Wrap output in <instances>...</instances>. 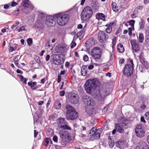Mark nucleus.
Segmentation results:
<instances>
[{"label": "nucleus", "mask_w": 149, "mask_h": 149, "mask_svg": "<svg viewBox=\"0 0 149 149\" xmlns=\"http://www.w3.org/2000/svg\"><path fill=\"white\" fill-rule=\"evenodd\" d=\"M100 84V81L95 78H90L84 84V87L87 93L91 94L94 88Z\"/></svg>", "instance_id": "nucleus-1"}, {"label": "nucleus", "mask_w": 149, "mask_h": 149, "mask_svg": "<svg viewBox=\"0 0 149 149\" xmlns=\"http://www.w3.org/2000/svg\"><path fill=\"white\" fill-rule=\"evenodd\" d=\"M67 110L66 117L68 120H73L76 119L78 116V113L75 110L74 108L70 105L66 107Z\"/></svg>", "instance_id": "nucleus-2"}, {"label": "nucleus", "mask_w": 149, "mask_h": 149, "mask_svg": "<svg viewBox=\"0 0 149 149\" xmlns=\"http://www.w3.org/2000/svg\"><path fill=\"white\" fill-rule=\"evenodd\" d=\"M93 10L90 6H86L83 10L81 13V19L83 21H88L93 15Z\"/></svg>", "instance_id": "nucleus-3"}, {"label": "nucleus", "mask_w": 149, "mask_h": 149, "mask_svg": "<svg viewBox=\"0 0 149 149\" xmlns=\"http://www.w3.org/2000/svg\"><path fill=\"white\" fill-rule=\"evenodd\" d=\"M55 18H57V22L61 26L65 25L69 20V16L66 14H57L55 15Z\"/></svg>", "instance_id": "nucleus-4"}, {"label": "nucleus", "mask_w": 149, "mask_h": 149, "mask_svg": "<svg viewBox=\"0 0 149 149\" xmlns=\"http://www.w3.org/2000/svg\"><path fill=\"white\" fill-rule=\"evenodd\" d=\"M102 131V130L101 128L97 129L95 127H92L89 132V138L91 140H93L94 139H99L100 137V134Z\"/></svg>", "instance_id": "nucleus-5"}, {"label": "nucleus", "mask_w": 149, "mask_h": 149, "mask_svg": "<svg viewBox=\"0 0 149 149\" xmlns=\"http://www.w3.org/2000/svg\"><path fill=\"white\" fill-rule=\"evenodd\" d=\"M106 95V91L100 90L97 91L95 93L92 95V96L100 102V103L102 104L104 102V97Z\"/></svg>", "instance_id": "nucleus-6"}, {"label": "nucleus", "mask_w": 149, "mask_h": 149, "mask_svg": "<svg viewBox=\"0 0 149 149\" xmlns=\"http://www.w3.org/2000/svg\"><path fill=\"white\" fill-rule=\"evenodd\" d=\"M65 129H62L60 130L59 134L60 137L63 141L68 143L71 140V136L68 132Z\"/></svg>", "instance_id": "nucleus-7"}, {"label": "nucleus", "mask_w": 149, "mask_h": 149, "mask_svg": "<svg viewBox=\"0 0 149 149\" xmlns=\"http://www.w3.org/2000/svg\"><path fill=\"white\" fill-rule=\"evenodd\" d=\"M129 63L125 65L123 70L124 74L127 76H130L133 72L134 65L132 60H130Z\"/></svg>", "instance_id": "nucleus-8"}, {"label": "nucleus", "mask_w": 149, "mask_h": 149, "mask_svg": "<svg viewBox=\"0 0 149 149\" xmlns=\"http://www.w3.org/2000/svg\"><path fill=\"white\" fill-rule=\"evenodd\" d=\"M57 123L59 127V129H65L68 130H71V127L67 125L68 123L65 119L63 118H60L57 120Z\"/></svg>", "instance_id": "nucleus-9"}, {"label": "nucleus", "mask_w": 149, "mask_h": 149, "mask_svg": "<svg viewBox=\"0 0 149 149\" xmlns=\"http://www.w3.org/2000/svg\"><path fill=\"white\" fill-rule=\"evenodd\" d=\"M101 49L98 47H95L91 49L90 54L94 58L98 59L101 57Z\"/></svg>", "instance_id": "nucleus-10"}, {"label": "nucleus", "mask_w": 149, "mask_h": 149, "mask_svg": "<svg viewBox=\"0 0 149 149\" xmlns=\"http://www.w3.org/2000/svg\"><path fill=\"white\" fill-rule=\"evenodd\" d=\"M61 55L58 54H54L52 55L53 62L54 64L56 65H59L63 63L64 59L61 57Z\"/></svg>", "instance_id": "nucleus-11"}, {"label": "nucleus", "mask_w": 149, "mask_h": 149, "mask_svg": "<svg viewBox=\"0 0 149 149\" xmlns=\"http://www.w3.org/2000/svg\"><path fill=\"white\" fill-rule=\"evenodd\" d=\"M135 130L136 135L138 137L142 138L144 136L145 132L142 125L140 124L138 125Z\"/></svg>", "instance_id": "nucleus-12"}, {"label": "nucleus", "mask_w": 149, "mask_h": 149, "mask_svg": "<svg viewBox=\"0 0 149 149\" xmlns=\"http://www.w3.org/2000/svg\"><path fill=\"white\" fill-rule=\"evenodd\" d=\"M83 102L88 105L93 106L95 104V102L93 99L87 95H84L82 97Z\"/></svg>", "instance_id": "nucleus-13"}, {"label": "nucleus", "mask_w": 149, "mask_h": 149, "mask_svg": "<svg viewBox=\"0 0 149 149\" xmlns=\"http://www.w3.org/2000/svg\"><path fill=\"white\" fill-rule=\"evenodd\" d=\"M68 99L70 102L73 104H77L79 102L78 95L75 94L69 93L68 94Z\"/></svg>", "instance_id": "nucleus-14"}, {"label": "nucleus", "mask_w": 149, "mask_h": 149, "mask_svg": "<svg viewBox=\"0 0 149 149\" xmlns=\"http://www.w3.org/2000/svg\"><path fill=\"white\" fill-rule=\"evenodd\" d=\"M55 15L54 16H49L46 17V24L48 26H52L56 24Z\"/></svg>", "instance_id": "nucleus-15"}, {"label": "nucleus", "mask_w": 149, "mask_h": 149, "mask_svg": "<svg viewBox=\"0 0 149 149\" xmlns=\"http://www.w3.org/2000/svg\"><path fill=\"white\" fill-rule=\"evenodd\" d=\"M98 38L100 42L103 43L105 42L108 39L109 36L103 31H100L98 33Z\"/></svg>", "instance_id": "nucleus-16"}, {"label": "nucleus", "mask_w": 149, "mask_h": 149, "mask_svg": "<svg viewBox=\"0 0 149 149\" xmlns=\"http://www.w3.org/2000/svg\"><path fill=\"white\" fill-rule=\"evenodd\" d=\"M130 41L133 50L136 52L139 51L140 47L136 43V41L134 40H132Z\"/></svg>", "instance_id": "nucleus-17"}, {"label": "nucleus", "mask_w": 149, "mask_h": 149, "mask_svg": "<svg viewBox=\"0 0 149 149\" xmlns=\"http://www.w3.org/2000/svg\"><path fill=\"white\" fill-rule=\"evenodd\" d=\"M148 149L147 144L143 142H140L136 147V149Z\"/></svg>", "instance_id": "nucleus-18"}, {"label": "nucleus", "mask_w": 149, "mask_h": 149, "mask_svg": "<svg viewBox=\"0 0 149 149\" xmlns=\"http://www.w3.org/2000/svg\"><path fill=\"white\" fill-rule=\"evenodd\" d=\"M116 145L118 148L120 149L125 148V146H126V143L123 141H119L116 142Z\"/></svg>", "instance_id": "nucleus-19"}, {"label": "nucleus", "mask_w": 149, "mask_h": 149, "mask_svg": "<svg viewBox=\"0 0 149 149\" xmlns=\"http://www.w3.org/2000/svg\"><path fill=\"white\" fill-rule=\"evenodd\" d=\"M45 16V15L43 14H39L37 19V22L39 24L42 23L44 21Z\"/></svg>", "instance_id": "nucleus-20"}, {"label": "nucleus", "mask_w": 149, "mask_h": 149, "mask_svg": "<svg viewBox=\"0 0 149 149\" xmlns=\"http://www.w3.org/2000/svg\"><path fill=\"white\" fill-rule=\"evenodd\" d=\"M55 51L56 52L58 53H63L65 52V48L62 46H57L55 48Z\"/></svg>", "instance_id": "nucleus-21"}, {"label": "nucleus", "mask_w": 149, "mask_h": 149, "mask_svg": "<svg viewBox=\"0 0 149 149\" xmlns=\"http://www.w3.org/2000/svg\"><path fill=\"white\" fill-rule=\"evenodd\" d=\"M23 5L24 7L28 8L30 7L32 10L34 8V7L31 5L29 3V0H22Z\"/></svg>", "instance_id": "nucleus-22"}, {"label": "nucleus", "mask_w": 149, "mask_h": 149, "mask_svg": "<svg viewBox=\"0 0 149 149\" xmlns=\"http://www.w3.org/2000/svg\"><path fill=\"white\" fill-rule=\"evenodd\" d=\"M113 24V22H111L109 24H107L105 25V26L107 27L106 29V33H110L112 31V26Z\"/></svg>", "instance_id": "nucleus-23"}, {"label": "nucleus", "mask_w": 149, "mask_h": 149, "mask_svg": "<svg viewBox=\"0 0 149 149\" xmlns=\"http://www.w3.org/2000/svg\"><path fill=\"white\" fill-rule=\"evenodd\" d=\"M117 49L118 52L123 53L124 51V48L122 44L119 43L117 45Z\"/></svg>", "instance_id": "nucleus-24"}, {"label": "nucleus", "mask_w": 149, "mask_h": 149, "mask_svg": "<svg viewBox=\"0 0 149 149\" xmlns=\"http://www.w3.org/2000/svg\"><path fill=\"white\" fill-rule=\"evenodd\" d=\"M115 127L117 131L120 133H123L124 132V130L123 127L119 124H115Z\"/></svg>", "instance_id": "nucleus-25"}, {"label": "nucleus", "mask_w": 149, "mask_h": 149, "mask_svg": "<svg viewBox=\"0 0 149 149\" xmlns=\"http://www.w3.org/2000/svg\"><path fill=\"white\" fill-rule=\"evenodd\" d=\"M112 8L113 11L117 12L118 11V6L115 2H112L111 3Z\"/></svg>", "instance_id": "nucleus-26"}, {"label": "nucleus", "mask_w": 149, "mask_h": 149, "mask_svg": "<svg viewBox=\"0 0 149 149\" xmlns=\"http://www.w3.org/2000/svg\"><path fill=\"white\" fill-rule=\"evenodd\" d=\"M109 146L110 148H112L114 145V143L113 141L111 140L110 136L108 137Z\"/></svg>", "instance_id": "nucleus-27"}, {"label": "nucleus", "mask_w": 149, "mask_h": 149, "mask_svg": "<svg viewBox=\"0 0 149 149\" xmlns=\"http://www.w3.org/2000/svg\"><path fill=\"white\" fill-rule=\"evenodd\" d=\"M138 39L140 43L143 42L144 38L143 34L142 33H139L138 36H137Z\"/></svg>", "instance_id": "nucleus-28"}, {"label": "nucleus", "mask_w": 149, "mask_h": 149, "mask_svg": "<svg viewBox=\"0 0 149 149\" xmlns=\"http://www.w3.org/2000/svg\"><path fill=\"white\" fill-rule=\"evenodd\" d=\"M54 131L51 129H49L46 132V134L47 136L51 137L53 135Z\"/></svg>", "instance_id": "nucleus-29"}, {"label": "nucleus", "mask_w": 149, "mask_h": 149, "mask_svg": "<svg viewBox=\"0 0 149 149\" xmlns=\"http://www.w3.org/2000/svg\"><path fill=\"white\" fill-rule=\"evenodd\" d=\"M55 107L56 109H59L61 107V104L58 101H56L55 103Z\"/></svg>", "instance_id": "nucleus-30"}, {"label": "nucleus", "mask_w": 149, "mask_h": 149, "mask_svg": "<svg viewBox=\"0 0 149 149\" xmlns=\"http://www.w3.org/2000/svg\"><path fill=\"white\" fill-rule=\"evenodd\" d=\"M21 57V56L20 57H19V56H17L15 57V59H14V63H15V65H16L19 68V64L18 63V60H19L18 59L19 58V59Z\"/></svg>", "instance_id": "nucleus-31"}, {"label": "nucleus", "mask_w": 149, "mask_h": 149, "mask_svg": "<svg viewBox=\"0 0 149 149\" xmlns=\"http://www.w3.org/2000/svg\"><path fill=\"white\" fill-rule=\"evenodd\" d=\"M145 22L143 20L141 19V21L139 23L140 28L141 29H143L144 26Z\"/></svg>", "instance_id": "nucleus-32"}, {"label": "nucleus", "mask_w": 149, "mask_h": 149, "mask_svg": "<svg viewBox=\"0 0 149 149\" xmlns=\"http://www.w3.org/2000/svg\"><path fill=\"white\" fill-rule=\"evenodd\" d=\"M36 84L37 83L36 82L31 81L28 83V85L31 88L34 87Z\"/></svg>", "instance_id": "nucleus-33"}, {"label": "nucleus", "mask_w": 149, "mask_h": 149, "mask_svg": "<svg viewBox=\"0 0 149 149\" xmlns=\"http://www.w3.org/2000/svg\"><path fill=\"white\" fill-rule=\"evenodd\" d=\"M98 17L99 19L104 21L105 20V15L102 13H101L98 14Z\"/></svg>", "instance_id": "nucleus-34"}, {"label": "nucleus", "mask_w": 149, "mask_h": 149, "mask_svg": "<svg viewBox=\"0 0 149 149\" xmlns=\"http://www.w3.org/2000/svg\"><path fill=\"white\" fill-rule=\"evenodd\" d=\"M140 61L141 63L144 65V66L146 64L147 62L146 61L145 59L142 57H140Z\"/></svg>", "instance_id": "nucleus-35"}, {"label": "nucleus", "mask_w": 149, "mask_h": 149, "mask_svg": "<svg viewBox=\"0 0 149 149\" xmlns=\"http://www.w3.org/2000/svg\"><path fill=\"white\" fill-rule=\"evenodd\" d=\"M19 78L21 80L23 81V83H24L25 84H26V81L27 80L26 79L24 78L23 76L22 75H19Z\"/></svg>", "instance_id": "nucleus-36"}, {"label": "nucleus", "mask_w": 149, "mask_h": 149, "mask_svg": "<svg viewBox=\"0 0 149 149\" xmlns=\"http://www.w3.org/2000/svg\"><path fill=\"white\" fill-rule=\"evenodd\" d=\"M145 44L149 46V35H147L145 41Z\"/></svg>", "instance_id": "nucleus-37"}, {"label": "nucleus", "mask_w": 149, "mask_h": 149, "mask_svg": "<svg viewBox=\"0 0 149 149\" xmlns=\"http://www.w3.org/2000/svg\"><path fill=\"white\" fill-rule=\"evenodd\" d=\"M135 21L134 20H131L129 21V23L130 25L132 27V28H134V24Z\"/></svg>", "instance_id": "nucleus-38"}, {"label": "nucleus", "mask_w": 149, "mask_h": 149, "mask_svg": "<svg viewBox=\"0 0 149 149\" xmlns=\"http://www.w3.org/2000/svg\"><path fill=\"white\" fill-rule=\"evenodd\" d=\"M86 111L89 115H90L92 113V111L91 108H87L86 109Z\"/></svg>", "instance_id": "nucleus-39"}, {"label": "nucleus", "mask_w": 149, "mask_h": 149, "mask_svg": "<svg viewBox=\"0 0 149 149\" xmlns=\"http://www.w3.org/2000/svg\"><path fill=\"white\" fill-rule=\"evenodd\" d=\"M27 42L28 45L29 46H30L32 45V42H33L32 40V39L31 38H28L27 40Z\"/></svg>", "instance_id": "nucleus-40"}, {"label": "nucleus", "mask_w": 149, "mask_h": 149, "mask_svg": "<svg viewBox=\"0 0 149 149\" xmlns=\"http://www.w3.org/2000/svg\"><path fill=\"white\" fill-rule=\"evenodd\" d=\"M49 139L46 138L44 139V144L45 146H47L48 145L49 143Z\"/></svg>", "instance_id": "nucleus-41"}, {"label": "nucleus", "mask_w": 149, "mask_h": 149, "mask_svg": "<svg viewBox=\"0 0 149 149\" xmlns=\"http://www.w3.org/2000/svg\"><path fill=\"white\" fill-rule=\"evenodd\" d=\"M76 45V43L72 41L71 44V48H73Z\"/></svg>", "instance_id": "nucleus-42"}, {"label": "nucleus", "mask_w": 149, "mask_h": 149, "mask_svg": "<svg viewBox=\"0 0 149 149\" xmlns=\"http://www.w3.org/2000/svg\"><path fill=\"white\" fill-rule=\"evenodd\" d=\"M87 73V70H81V74L82 75L84 76H86Z\"/></svg>", "instance_id": "nucleus-43"}, {"label": "nucleus", "mask_w": 149, "mask_h": 149, "mask_svg": "<svg viewBox=\"0 0 149 149\" xmlns=\"http://www.w3.org/2000/svg\"><path fill=\"white\" fill-rule=\"evenodd\" d=\"M88 57L87 55H85L83 57V60L84 61H87L88 60Z\"/></svg>", "instance_id": "nucleus-44"}, {"label": "nucleus", "mask_w": 149, "mask_h": 149, "mask_svg": "<svg viewBox=\"0 0 149 149\" xmlns=\"http://www.w3.org/2000/svg\"><path fill=\"white\" fill-rule=\"evenodd\" d=\"M53 139L54 142H57L58 141V137L56 136H53Z\"/></svg>", "instance_id": "nucleus-45"}, {"label": "nucleus", "mask_w": 149, "mask_h": 149, "mask_svg": "<svg viewBox=\"0 0 149 149\" xmlns=\"http://www.w3.org/2000/svg\"><path fill=\"white\" fill-rule=\"evenodd\" d=\"M65 92L64 91H62L59 92V94L61 96H64L65 95Z\"/></svg>", "instance_id": "nucleus-46"}, {"label": "nucleus", "mask_w": 149, "mask_h": 149, "mask_svg": "<svg viewBox=\"0 0 149 149\" xmlns=\"http://www.w3.org/2000/svg\"><path fill=\"white\" fill-rule=\"evenodd\" d=\"M24 30V28L23 26H22L20 27L19 29L17 31L18 32H20L22 31L23 30Z\"/></svg>", "instance_id": "nucleus-47"}, {"label": "nucleus", "mask_w": 149, "mask_h": 149, "mask_svg": "<svg viewBox=\"0 0 149 149\" xmlns=\"http://www.w3.org/2000/svg\"><path fill=\"white\" fill-rule=\"evenodd\" d=\"M128 33L129 35H131L132 33V28H129L128 29Z\"/></svg>", "instance_id": "nucleus-48"}, {"label": "nucleus", "mask_w": 149, "mask_h": 149, "mask_svg": "<svg viewBox=\"0 0 149 149\" xmlns=\"http://www.w3.org/2000/svg\"><path fill=\"white\" fill-rule=\"evenodd\" d=\"M61 80V76L58 75V77L57 82L58 83H59Z\"/></svg>", "instance_id": "nucleus-49"}, {"label": "nucleus", "mask_w": 149, "mask_h": 149, "mask_svg": "<svg viewBox=\"0 0 149 149\" xmlns=\"http://www.w3.org/2000/svg\"><path fill=\"white\" fill-rule=\"evenodd\" d=\"M146 34H149V26H148L146 30Z\"/></svg>", "instance_id": "nucleus-50"}, {"label": "nucleus", "mask_w": 149, "mask_h": 149, "mask_svg": "<svg viewBox=\"0 0 149 149\" xmlns=\"http://www.w3.org/2000/svg\"><path fill=\"white\" fill-rule=\"evenodd\" d=\"M50 57V56L49 55H47L45 57L46 61H48Z\"/></svg>", "instance_id": "nucleus-51"}, {"label": "nucleus", "mask_w": 149, "mask_h": 149, "mask_svg": "<svg viewBox=\"0 0 149 149\" xmlns=\"http://www.w3.org/2000/svg\"><path fill=\"white\" fill-rule=\"evenodd\" d=\"M55 118V115H51L49 116V118L50 119H53Z\"/></svg>", "instance_id": "nucleus-52"}, {"label": "nucleus", "mask_w": 149, "mask_h": 149, "mask_svg": "<svg viewBox=\"0 0 149 149\" xmlns=\"http://www.w3.org/2000/svg\"><path fill=\"white\" fill-rule=\"evenodd\" d=\"M141 121L144 123H145L146 122V121L145 120L143 116H141Z\"/></svg>", "instance_id": "nucleus-53"}, {"label": "nucleus", "mask_w": 149, "mask_h": 149, "mask_svg": "<svg viewBox=\"0 0 149 149\" xmlns=\"http://www.w3.org/2000/svg\"><path fill=\"white\" fill-rule=\"evenodd\" d=\"M81 70H87V68L86 66L85 65H83L82 66V68Z\"/></svg>", "instance_id": "nucleus-54"}, {"label": "nucleus", "mask_w": 149, "mask_h": 149, "mask_svg": "<svg viewBox=\"0 0 149 149\" xmlns=\"http://www.w3.org/2000/svg\"><path fill=\"white\" fill-rule=\"evenodd\" d=\"M79 136L82 138H84L86 137V134H83L82 133H81L80 134Z\"/></svg>", "instance_id": "nucleus-55"}, {"label": "nucleus", "mask_w": 149, "mask_h": 149, "mask_svg": "<svg viewBox=\"0 0 149 149\" xmlns=\"http://www.w3.org/2000/svg\"><path fill=\"white\" fill-rule=\"evenodd\" d=\"M124 60L123 59H121L119 60V63L120 64H123L124 63Z\"/></svg>", "instance_id": "nucleus-56"}, {"label": "nucleus", "mask_w": 149, "mask_h": 149, "mask_svg": "<svg viewBox=\"0 0 149 149\" xmlns=\"http://www.w3.org/2000/svg\"><path fill=\"white\" fill-rule=\"evenodd\" d=\"M143 102L144 103V104L143 105H142L141 106V108L143 109H144L146 107V105H145V102H144L145 101V100H143Z\"/></svg>", "instance_id": "nucleus-57"}, {"label": "nucleus", "mask_w": 149, "mask_h": 149, "mask_svg": "<svg viewBox=\"0 0 149 149\" xmlns=\"http://www.w3.org/2000/svg\"><path fill=\"white\" fill-rule=\"evenodd\" d=\"M15 27L16 29H17L18 27H17V25L15 24H13L11 26V28L12 29H13Z\"/></svg>", "instance_id": "nucleus-58"}, {"label": "nucleus", "mask_w": 149, "mask_h": 149, "mask_svg": "<svg viewBox=\"0 0 149 149\" xmlns=\"http://www.w3.org/2000/svg\"><path fill=\"white\" fill-rule=\"evenodd\" d=\"M94 67V66L93 65H90L88 67V69L89 70H92L93 68Z\"/></svg>", "instance_id": "nucleus-59"}, {"label": "nucleus", "mask_w": 149, "mask_h": 149, "mask_svg": "<svg viewBox=\"0 0 149 149\" xmlns=\"http://www.w3.org/2000/svg\"><path fill=\"white\" fill-rule=\"evenodd\" d=\"M17 4V3L15 2H12L11 6H16Z\"/></svg>", "instance_id": "nucleus-60"}, {"label": "nucleus", "mask_w": 149, "mask_h": 149, "mask_svg": "<svg viewBox=\"0 0 149 149\" xmlns=\"http://www.w3.org/2000/svg\"><path fill=\"white\" fill-rule=\"evenodd\" d=\"M82 27V25L80 24H78L77 26V28L78 29H81Z\"/></svg>", "instance_id": "nucleus-61"}, {"label": "nucleus", "mask_w": 149, "mask_h": 149, "mask_svg": "<svg viewBox=\"0 0 149 149\" xmlns=\"http://www.w3.org/2000/svg\"><path fill=\"white\" fill-rule=\"evenodd\" d=\"M84 32H85L84 31H80L77 34H78L81 35H82L83 34Z\"/></svg>", "instance_id": "nucleus-62"}, {"label": "nucleus", "mask_w": 149, "mask_h": 149, "mask_svg": "<svg viewBox=\"0 0 149 149\" xmlns=\"http://www.w3.org/2000/svg\"><path fill=\"white\" fill-rule=\"evenodd\" d=\"M145 116L148 118H149V112H148L145 113Z\"/></svg>", "instance_id": "nucleus-63"}, {"label": "nucleus", "mask_w": 149, "mask_h": 149, "mask_svg": "<svg viewBox=\"0 0 149 149\" xmlns=\"http://www.w3.org/2000/svg\"><path fill=\"white\" fill-rule=\"evenodd\" d=\"M45 81V78H43L41 80V83L42 84H44Z\"/></svg>", "instance_id": "nucleus-64"}]
</instances>
